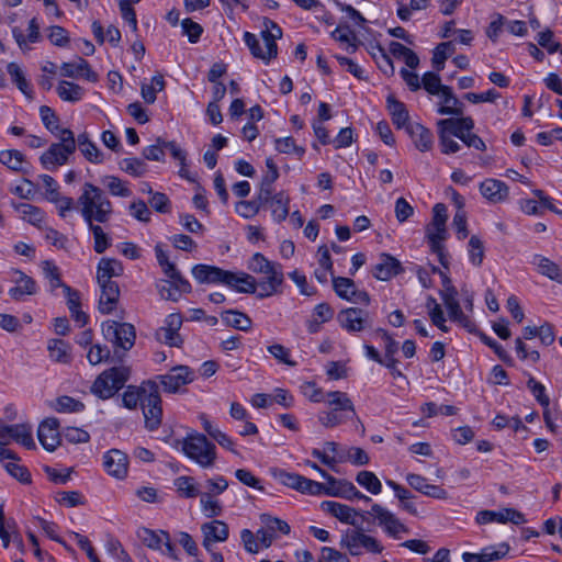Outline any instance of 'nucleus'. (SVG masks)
Returning <instances> with one entry per match:
<instances>
[{"mask_svg":"<svg viewBox=\"0 0 562 562\" xmlns=\"http://www.w3.org/2000/svg\"><path fill=\"white\" fill-rule=\"evenodd\" d=\"M80 206V213L87 225L91 223H106L113 214L112 202L104 192L97 186L86 182L82 187V193L77 201Z\"/></svg>","mask_w":562,"mask_h":562,"instance_id":"nucleus-1","label":"nucleus"},{"mask_svg":"<svg viewBox=\"0 0 562 562\" xmlns=\"http://www.w3.org/2000/svg\"><path fill=\"white\" fill-rule=\"evenodd\" d=\"M326 404L330 409L318 415V422L326 428L341 425L356 415L353 403L345 392H327Z\"/></svg>","mask_w":562,"mask_h":562,"instance_id":"nucleus-2","label":"nucleus"},{"mask_svg":"<svg viewBox=\"0 0 562 562\" xmlns=\"http://www.w3.org/2000/svg\"><path fill=\"white\" fill-rule=\"evenodd\" d=\"M439 146L442 154L449 155L460 150V144L453 139L457 137L461 140L464 131L474 128V121L471 116L450 117L438 121Z\"/></svg>","mask_w":562,"mask_h":562,"instance_id":"nucleus-3","label":"nucleus"},{"mask_svg":"<svg viewBox=\"0 0 562 562\" xmlns=\"http://www.w3.org/2000/svg\"><path fill=\"white\" fill-rule=\"evenodd\" d=\"M131 369L126 366L112 367L100 373L91 386V393L101 400L114 396L130 380Z\"/></svg>","mask_w":562,"mask_h":562,"instance_id":"nucleus-4","label":"nucleus"},{"mask_svg":"<svg viewBox=\"0 0 562 562\" xmlns=\"http://www.w3.org/2000/svg\"><path fill=\"white\" fill-rule=\"evenodd\" d=\"M56 136L59 142L53 143L40 158L43 167L48 170H54L58 166L65 165L69 156L76 151V138L72 131L61 128Z\"/></svg>","mask_w":562,"mask_h":562,"instance_id":"nucleus-5","label":"nucleus"},{"mask_svg":"<svg viewBox=\"0 0 562 562\" xmlns=\"http://www.w3.org/2000/svg\"><path fill=\"white\" fill-rule=\"evenodd\" d=\"M142 390L145 392L142 406L145 427L154 431L159 428L162 419L161 397L158 383L153 380L144 381L142 383Z\"/></svg>","mask_w":562,"mask_h":562,"instance_id":"nucleus-6","label":"nucleus"},{"mask_svg":"<svg viewBox=\"0 0 562 562\" xmlns=\"http://www.w3.org/2000/svg\"><path fill=\"white\" fill-rule=\"evenodd\" d=\"M183 451L202 468H212L216 460V448L204 435L189 436L183 442Z\"/></svg>","mask_w":562,"mask_h":562,"instance_id":"nucleus-7","label":"nucleus"},{"mask_svg":"<svg viewBox=\"0 0 562 562\" xmlns=\"http://www.w3.org/2000/svg\"><path fill=\"white\" fill-rule=\"evenodd\" d=\"M101 329L103 337L112 342L115 349L126 351L135 344L136 333L132 324L109 319L102 323ZM114 352L117 353V350Z\"/></svg>","mask_w":562,"mask_h":562,"instance_id":"nucleus-8","label":"nucleus"},{"mask_svg":"<svg viewBox=\"0 0 562 562\" xmlns=\"http://www.w3.org/2000/svg\"><path fill=\"white\" fill-rule=\"evenodd\" d=\"M341 548L352 555H359L363 550L371 553H380L382 547L375 538L363 532V529H347L340 539Z\"/></svg>","mask_w":562,"mask_h":562,"instance_id":"nucleus-9","label":"nucleus"},{"mask_svg":"<svg viewBox=\"0 0 562 562\" xmlns=\"http://www.w3.org/2000/svg\"><path fill=\"white\" fill-rule=\"evenodd\" d=\"M12 440L29 450L36 448L31 426L26 424L8 425L0 419V446H7Z\"/></svg>","mask_w":562,"mask_h":562,"instance_id":"nucleus-10","label":"nucleus"},{"mask_svg":"<svg viewBox=\"0 0 562 562\" xmlns=\"http://www.w3.org/2000/svg\"><path fill=\"white\" fill-rule=\"evenodd\" d=\"M194 371L188 366H176L167 373L157 376L166 393H179L181 387L194 381Z\"/></svg>","mask_w":562,"mask_h":562,"instance_id":"nucleus-11","label":"nucleus"},{"mask_svg":"<svg viewBox=\"0 0 562 562\" xmlns=\"http://www.w3.org/2000/svg\"><path fill=\"white\" fill-rule=\"evenodd\" d=\"M139 538L145 546L150 549L159 550L164 554L177 560L175 547L170 536L164 529H139Z\"/></svg>","mask_w":562,"mask_h":562,"instance_id":"nucleus-12","label":"nucleus"},{"mask_svg":"<svg viewBox=\"0 0 562 562\" xmlns=\"http://www.w3.org/2000/svg\"><path fill=\"white\" fill-rule=\"evenodd\" d=\"M475 522L477 525H486V524H507L512 522L514 525L525 524V517L521 513L513 509V508H503L501 510H481L476 514Z\"/></svg>","mask_w":562,"mask_h":562,"instance_id":"nucleus-13","label":"nucleus"},{"mask_svg":"<svg viewBox=\"0 0 562 562\" xmlns=\"http://www.w3.org/2000/svg\"><path fill=\"white\" fill-rule=\"evenodd\" d=\"M59 422L55 417L43 420L37 429V438L43 448L53 452L60 445V434L58 431Z\"/></svg>","mask_w":562,"mask_h":562,"instance_id":"nucleus-14","label":"nucleus"},{"mask_svg":"<svg viewBox=\"0 0 562 562\" xmlns=\"http://www.w3.org/2000/svg\"><path fill=\"white\" fill-rule=\"evenodd\" d=\"M337 322L348 333H358L368 326V313L357 307H348L340 311Z\"/></svg>","mask_w":562,"mask_h":562,"instance_id":"nucleus-15","label":"nucleus"},{"mask_svg":"<svg viewBox=\"0 0 562 562\" xmlns=\"http://www.w3.org/2000/svg\"><path fill=\"white\" fill-rule=\"evenodd\" d=\"M103 465L108 474L116 479H124L127 474V456L119 449H111L104 454Z\"/></svg>","mask_w":562,"mask_h":562,"instance_id":"nucleus-16","label":"nucleus"},{"mask_svg":"<svg viewBox=\"0 0 562 562\" xmlns=\"http://www.w3.org/2000/svg\"><path fill=\"white\" fill-rule=\"evenodd\" d=\"M272 530L273 529H258L257 532L254 533L250 529H244L241 539L246 550L250 553H257L261 549L268 548L272 542Z\"/></svg>","mask_w":562,"mask_h":562,"instance_id":"nucleus-17","label":"nucleus"},{"mask_svg":"<svg viewBox=\"0 0 562 562\" xmlns=\"http://www.w3.org/2000/svg\"><path fill=\"white\" fill-rule=\"evenodd\" d=\"M60 70L64 77H83L90 82H95L98 80V75L90 68L89 63L82 57H77L76 60L70 63H63Z\"/></svg>","mask_w":562,"mask_h":562,"instance_id":"nucleus-18","label":"nucleus"},{"mask_svg":"<svg viewBox=\"0 0 562 562\" xmlns=\"http://www.w3.org/2000/svg\"><path fill=\"white\" fill-rule=\"evenodd\" d=\"M227 272L228 270L202 263L192 268V276L199 283L225 284Z\"/></svg>","mask_w":562,"mask_h":562,"instance_id":"nucleus-19","label":"nucleus"},{"mask_svg":"<svg viewBox=\"0 0 562 562\" xmlns=\"http://www.w3.org/2000/svg\"><path fill=\"white\" fill-rule=\"evenodd\" d=\"M14 274L16 276L13 279L15 285L9 290L13 300L23 301L26 295H34L37 292V285L33 278L20 270H15Z\"/></svg>","mask_w":562,"mask_h":562,"instance_id":"nucleus-20","label":"nucleus"},{"mask_svg":"<svg viewBox=\"0 0 562 562\" xmlns=\"http://www.w3.org/2000/svg\"><path fill=\"white\" fill-rule=\"evenodd\" d=\"M402 270V265L396 258L387 254H381L372 273L378 280L387 281L401 273Z\"/></svg>","mask_w":562,"mask_h":562,"instance_id":"nucleus-21","label":"nucleus"},{"mask_svg":"<svg viewBox=\"0 0 562 562\" xmlns=\"http://www.w3.org/2000/svg\"><path fill=\"white\" fill-rule=\"evenodd\" d=\"M509 551L507 543L490 546L482 549L480 553L464 552L462 559L464 562H490L503 559Z\"/></svg>","mask_w":562,"mask_h":562,"instance_id":"nucleus-22","label":"nucleus"},{"mask_svg":"<svg viewBox=\"0 0 562 562\" xmlns=\"http://www.w3.org/2000/svg\"><path fill=\"white\" fill-rule=\"evenodd\" d=\"M447 206L442 203L435 204L431 223L427 226V238H447Z\"/></svg>","mask_w":562,"mask_h":562,"instance_id":"nucleus-23","label":"nucleus"},{"mask_svg":"<svg viewBox=\"0 0 562 562\" xmlns=\"http://www.w3.org/2000/svg\"><path fill=\"white\" fill-rule=\"evenodd\" d=\"M225 285L234 289L239 293L254 294L257 290L255 278L246 272H227Z\"/></svg>","mask_w":562,"mask_h":562,"instance_id":"nucleus-24","label":"nucleus"},{"mask_svg":"<svg viewBox=\"0 0 562 562\" xmlns=\"http://www.w3.org/2000/svg\"><path fill=\"white\" fill-rule=\"evenodd\" d=\"M321 508L324 513L336 517L340 522L347 525H355L357 513L353 508L333 501H324L321 503Z\"/></svg>","mask_w":562,"mask_h":562,"instance_id":"nucleus-25","label":"nucleus"},{"mask_svg":"<svg viewBox=\"0 0 562 562\" xmlns=\"http://www.w3.org/2000/svg\"><path fill=\"white\" fill-rule=\"evenodd\" d=\"M47 351L53 362L70 364L72 361L71 347L63 339H49L47 341Z\"/></svg>","mask_w":562,"mask_h":562,"instance_id":"nucleus-26","label":"nucleus"},{"mask_svg":"<svg viewBox=\"0 0 562 562\" xmlns=\"http://www.w3.org/2000/svg\"><path fill=\"white\" fill-rule=\"evenodd\" d=\"M480 191L488 201L497 203L504 201L508 195V187L497 179H486L480 184Z\"/></svg>","mask_w":562,"mask_h":562,"instance_id":"nucleus-27","label":"nucleus"},{"mask_svg":"<svg viewBox=\"0 0 562 562\" xmlns=\"http://www.w3.org/2000/svg\"><path fill=\"white\" fill-rule=\"evenodd\" d=\"M406 131L413 138L415 146L420 151H428L432 148L431 132L419 123L408 124Z\"/></svg>","mask_w":562,"mask_h":562,"instance_id":"nucleus-28","label":"nucleus"},{"mask_svg":"<svg viewBox=\"0 0 562 562\" xmlns=\"http://www.w3.org/2000/svg\"><path fill=\"white\" fill-rule=\"evenodd\" d=\"M267 204H269L274 221L280 223L288 217L290 212V196L284 191H280L276 194L271 193Z\"/></svg>","mask_w":562,"mask_h":562,"instance_id":"nucleus-29","label":"nucleus"},{"mask_svg":"<svg viewBox=\"0 0 562 562\" xmlns=\"http://www.w3.org/2000/svg\"><path fill=\"white\" fill-rule=\"evenodd\" d=\"M267 280L259 283L260 292L258 293V297H267L278 292V289L283 283V272L281 265H277L274 268L266 273Z\"/></svg>","mask_w":562,"mask_h":562,"instance_id":"nucleus-30","label":"nucleus"},{"mask_svg":"<svg viewBox=\"0 0 562 562\" xmlns=\"http://www.w3.org/2000/svg\"><path fill=\"white\" fill-rule=\"evenodd\" d=\"M265 30L261 32L266 48L269 49V57H277L278 45L276 40L282 37L281 27L268 18L263 20Z\"/></svg>","mask_w":562,"mask_h":562,"instance_id":"nucleus-31","label":"nucleus"},{"mask_svg":"<svg viewBox=\"0 0 562 562\" xmlns=\"http://www.w3.org/2000/svg\"><path fill=\"white\" fill-rule=\"evenodd\" d=\"M120 297V289L117 284H108L101 288V295L99 300V311L102 314L112 313Z\"/></svg>","mask_w":562,"mask_h":562,"instance_id":"nucleus-32","label":"nucleus"},{"mask_svg":"<svg viewBox=\"0 0 562 562\" xmlns=\"http://www.w3.org/2000/svg\"><path fill=\"white\" fill-rule=\"evenodd\" d=\"M386 104H387V110L391 114L393 124H395L397 126V128H403V127L406 128V126L411 123L408 122L409 115H408V111L406 110L405 104L403 102L396 100L395 97L392 94H390L386 98Z\"/></svg>","mask_w":562,"mask_h":562,"instance_id":"nucleus-33","label":"nucleus"},{"mask_svg":"<svg viewBox=\"0 0 562 562\" xmlns=\"http://www.w3.org/2000/svg\"><path fill=\"white\" fill-rule=\"evenodd\" d=\"M334 317V310L327 303H319L314 307L312 317L307 321V329L311 334L319 331L321 325Z\"/></svg>","mask_w":562,"mask_h":562,"instance_id":"nucleus-34","label":"nucleus"},{"mask_svg":"<svg viewBox=\"0 0 562 562\" xmlns=\"http://www.w3.org/2000/svg\"><path fill=\"white\" fill-rule=\"evenodd\" d=\"M221 316L226 326L241 331H248L251 329V318L238 310L224 311Z\"/></svg>","mask_w":562,"mask_h":562,"instance_id":"nucleus-35","label":"nucleus"},{"mask_svg":"<svg viewBox=\"0 0 562 562\" xmlns=\"http://www.w3.org/2000/svg\"><path fill=\"white\" fill-rule=\"evenodd\" d=\"M443 105L438 109L441 115H462L463 104L453 95L450 87L446 86L441 90Z\"/></svg>","mask_w":562,"mask_h":562,"instance_id":"nucleus-36","label":"nucleus"},{"mask_svg":"<svg viewBox=\"0 0 562 562\" xmlns=\"http://www.w3.org/2000/svg\"><path fill=\"white\" fill-rule=\"evenodd\" d=\"M266 167L268 171L260 181L259 190L260 199L269 201L270 194L272 193V184L279 178V170L272 158L266 159Z\"/></svg>","mask_w":562,"mask_h":562,"instance_id":"nucleus-37","label":"nucleus"},{"mask_svg":"<svg viewBox=\"0 0 562 562\" xmlns=\"http://www.w3.org/2000/svg\"><path fill=\"white\" fill-rule=\"evenodd\" d=\"M14 209L23 221L38 228L42 227L45 220V213L38 206L29 203H18L14 204Z\"/></svg>","mask_w":562,"mask_h":562,"instance_id":"nucleus-38","label":"nucleus"},{"mask_svg":"<svg viewBox=\"0 0 562 562\" xmlns=\"http://www.w3.org/2000/svg\"><path fill=\"white\" fill-rule=\"evenodd\" d=\"M321 476L326 481L323 483L324 495L345 498L349 481L336 479L326 471H321Z\"/></svg>","mask_w":562,"mask_h":562,"instance_id":"nucleus-39","label":"nucleus"},{"mask_svg":"<svg viewBox=\"0 0 562 562\" xmlns=\"http://www.w3.org/2000/svg\"><path fill=\"white\" fill-rule=\"evenodd\" d=\"M532 262L538 267L539 273L559 283L562 282V272L555 262L541 255H536Z\"/></svg>","mask_w":562,"mask_h":562,"instance_id":"nucleus-40","label":"nucleus"},{"mask_svg":"<svg viewBox=\"0 0 562 562\" xmlns=\"http://www.w3.org/2000/svg\"><path fill=\"white\" fill-rule=\"evenodd\" d=\"M58 97L66 102H78L85 95V89L79 85L63 80L56 88Z\"/></svg>","mask_w":562,"mask_h":562,"instance_id":"nucleus-41","label":"nucleus"},{"mask_svg":"<svg viewBox=\"0 0 562 562\" xmlns=\"http://www.w3.org/2000/svg\"><path fill=\"white\" fill-rule=\"evenodd\" d=\"M368 52L385 75H394L393 61L380 44L371 45Z\"/></svg>","mask_w":562,"mask_h":562,"instance_id":"nucleus-42","label":"nucleus"},{"mask_svg":"<svg viewBox=\"0 0 562 562\" xmlns=\"http://www.w3.org/2000/svg\"><path fill=\"white\" fill-rule=\"evenodd\" d=\"M268 201H263L260 199V190L255 200L251 201H240L236 204V212L244 218H250L257 215L260 209L266 205Z\"/></svg>","mask_w":562,"mask_h":562,"instance_id":"nucleus-43","label":"nucleus"},{"mask_svg":"<svg viewBox=\"0 0 562 562\" xmlns=\"http://www.w3.org/2000/svg\"><path fill=\"white\" fill-rule=\"evenodd\" d=\"M12 34H13L15 42L20 46V48H23L24 46H26L27 42H31V43L38 42L41 38V34H40V25L37 23V20L35 18H33L30 21L27 40L24 37V35L22 34V32L19 27H14L12 30Z\"/></svg>","mask_w":562,"mask_h":562,"instance_id":"nucleus-44","label":"nucleus"},{"mask_svg":"<svg viewBox=\"0 0 562 562\" xmlns=\"http://www.w3.org/2000/svg\"><path fill=\"white\" fill-rule=\"evenodd\" d=\"M145 392L139 386L128 385L122 395L123 406L128 409H136L138 405L143 406Z\"/></svg>","mask_w":562,"mask_h":562,"instance_id":"nucleus-45","label":"nucleus"},{"mask_svg":"<svg viewBox=\"0 0 562 562\" xmlns=\"http://www.w3.org/2000/svg\"><path fill=\"white\" fill-rule=\"evenodd\" d=\"M356 481L371 494L376 495L381 493L382 484L378 476L371 471H360L356 476Z\"/></svg>","mask_w":562,"mask_h":562,"instance_id":"nucleus-46","label":"nucleus"},{"mask_svg":"<svg viewBox=\"0 0 562 562\" xmlns=\"http://www.w3.org/2000/svg\"><path fill=\"white\" fill-rule=\"evenodd\" d=\"M0 162L13 171H23L24 155L16 149L2 150Z\"/></svg>","mask_w":562,"mask_h":562,"instance_id":"nucleus-47","label":"nucleus"},{"mask_svg":"<svg viewBox=\"0 0 562 562\" xmlns=\"http://www.w3.org/2000/svg\"><path fill=\"white\" fill-rule=\"evenodd\" d=\"M175 486L178 493L187 498H193L200 495V491L192 476H179L175 480Z\"/></svg>","mask_w":562,"mask_h":562,"instance_id":"nucleus-48","label":"nucleus"},{"mask_svg":"<svg viewBox=\"0 0 562 562\" xmlns=\"http://www.w3.org/2000/svg\"><path fill=\"white\" fill-rule=\"evenodd\" d=\"M454 52V44L452 42L440 43L434 50L431 58L432 66L438 70H442L445 61L450 54Z\"/></svg>","mask_w":562,"mask_h":562,"instance_id":"nucleus-49","label":"nucleus"},{"mask_svg":"<svg viewBox=\"0 0 562 562\" xmlns=\"http://www.w3.org/2000/svg\"><path fill=\"white\" fill-rule=\"evenodd\" d=\"M244 41H245V44L250 49V53L252 54L254 57L262 59L266 64H268L271 59L274 58V57H269L268 48H266V50H263L261 48L260 43L255 34H252L250 32H245Z\"/></svg>","mask_w":562,"mask_h":562,"instance_id":"nucleus-50","label":"nucleus"},{"mask_svg":"<svg viewBox=\"0 0 562 562\" xmlns=\"http://www.w3.org/2000/svg\"><path fill=\"white\" fill-rule=\"evenodd\" d=\"M333 288L339 297L348 301L355 294L356 284L352 279L333 277Z\"/></svg>","mask_w":562,"mask_h":562,"instance_id":"nucleus-51","label":"nucleus"},{"mask_svg":"<svg viewBox=\"0 0 562 562\" xmlns=\"http://www.w3.org/2000/svg\"><path fill=\"white\" fill-rule=\"evenodd\" d=\"M228 487V482L224 476H215L207 479L203 484V491L200 492L202 495L217 496L225 492Z\"/></svg>","mask_w":562,"mask_h":562,"instance_id":"nucleus-52","label":"nucleus"},{"mask_svg":"<svg viewBox=\"0 0 562 562\" xmlns=\"http://www.w3.org/2000/svg\"><path fill=\"white\" fill-rule=\"evenodd\" d=\"M53 407L58 413H77L83 411L85 405L71 396L63 395L56 400Z\"/></svg>","mask_w":562,"mask_h":562,"instance_id":"nucleus-53","label":"nucleus"},{"mask_svg":"<svg viewBox=\"0 0 562 562\" xmlns=\"http://www.w3.org/2000/svg\"><path fill=\"white\" fill-rule=\"evenodd\" d=\"M98 271L104 277H120L123 273V266L116 259L102 258L98 263Z\"/></svg>","mask_w":562,"mask_h":562,"instance_id":"nucleus-54","label":"nucleus"},{"mask_svg":"<svg viewBox=\"0 0 562 562\" xmlns=\"http://www.w3.org/2000/svg\"><path fill=\"white\" fill-rule=\"evenodd\" d=\"M120 168L133 177H140L147 171V165L139 158H124Z\"/></svg>","mask_w":562,"mask_h":562,"instance_id":"nucleus-55","label":"nucleus"},{"mask_svg":"<svg viewBox=\"0 0 562 562\" xmlns=\"http://www.w3.org/2000/svg\"><path fill=\"white\" fill-rule=\"evenodd\" d=\"M102 182L112 195L127 198L132 194L124 182L115 176H106Z\"/></svg>","mask_w":562,"mask_h":562,"instance_id":"nucleus-56","label":"nucleus"},{"mask_svg":"<svg viewBox=\"0 0 562 562\" xmlns=\"http://www.w3.org/2000/svg\"><path fill=\"white\" fill-rule=\"evenodd\" d=\"M43 272L45 278L49 281L50 290L54 291L57 288H63L66 285L61 279L60 273L57 268L52 261H43L42 263Z\"/></svg>","mask_w":562,"mask_h":562,"instance_id":"nucleus-57","label":"nucleus"},{"mask_svg":"<svg viewBox=\"0 0 562 562\" xmlns=\"http://www.w3.org/2000/svg\"><path fill=\"white\" fill-rule=\"evenodd\" d=\"M278 263L269 261L262 254L256 252L248 265V268L256 273H269Z\"/></svg>","mask_w":562,"mask_h":562,"instance_id":"nucleus-58","label":"nucleus"},{"mask_svg":"<svg viewBox=\"0 0 562 562\" xmlns=\"http://www.w3.org/2000/svg\"><path fill=\"white\" fill-rule=\"evenodd\" d=\"M468 246L470 261L474 266L480 267L484 259V246L482 240L477 236L473 235L471 236Z\"/></svg>","mask_w":562,"mask_h":562,"instance_id":"nucleus-59","label":"nucleus"},{"mask_svg":"<svg viewBox=\"0 0 562 562\" xmlns=\"http://www.w3.org/2000/svg\"><path fill=\"white\" fill-rule=\"evenodd\" d=\"M89 229L93 234L94 238V251L98 254H103L106 248L111 245L108 235L104 233L103 228L100 225L91 223L88 225Z\"/></svg>","mask_w":562,"mask_h":562,"instance_id":"nucleus-60","label":"nucleus"},{"mask_svg":"<svg viewBox=\"0 0 562 562\" xmlns=\"http://www.w3.org/2000/svg\"><path fill=\"white\" fill-rule=\"evenodd\" d=\"M527 387L530 390L536 401L543 407L547 408L550 405V398L546 393V387L540 382L536 381L535 378L530 376L527 381Z\"/></svg>","mask_w":562,"mask_h":562,"instance_id":"nucleus-61","label":"nucleus"},{"mask_svg":"<svg viewBox=\"0 0 562 562\" xmlns=\"http://www.w3.org/2000/svg\"><path fill=\"white\" fill-rule=\"evenodd\" d=\"M339 461H350L355 465H366L370 459L362 448L351 447L347 450L346 454L339 456Z\"/></svg>","mask_w":562,"mask_h":562,"instance_id":"nucleus-62","label":"nucleus"},{"mask_svg":"<svg viewBox=\"0 0 562 562\" xmlns=\"http://www.w3.org/2000/svg\"><path fill=\"white\" fill-rule=\"evenodd\" d=\"M440 295L449 312V316L461 310L459 301L457 300L458 292L453 285L446 286V289L441 291Z\"/></svg>","mask_w":562,"mask_h":562,"instance_id":"nucleus-63","label":"nucleus"},{"mask_svg":"<svg viewBox=\"0 0 562 562\" xmlns=\"http://www.w3.org/2000/svg\"><path fill=\"white\" fill-rule=\"evenodd\" d=\"M4 469L7 472L12 475L14 479L20 481L21 483H30L31 482V473L24 467L18 463V460H11L4 463Z\"/></svg>","mask_w":562,"mask_h":562,"instance_id":"nucleus-64","label":"nucleus"}]
</instances>
